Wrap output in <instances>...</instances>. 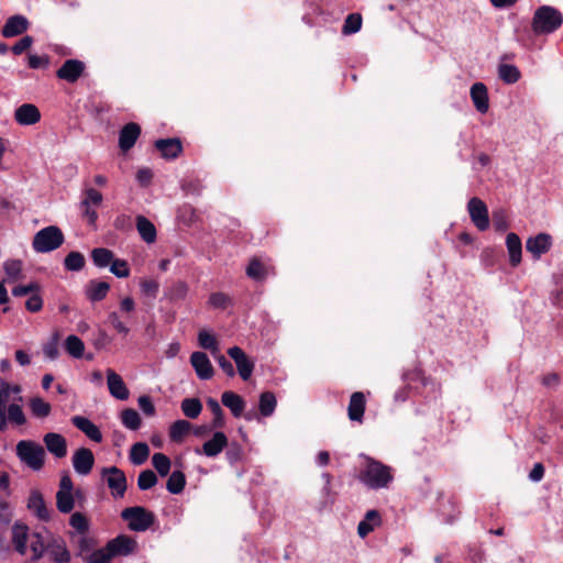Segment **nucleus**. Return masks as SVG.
I'll return each mask as SVG.
<instances>
[{"mask_svg":"<svg viewBox=\"0 0 563 563\" xmlns=\"http://www.w3.org/2000/svg\"><path fill=\"white\" fill-rule=\"evenodd\" d=\"M26 507L38 520L51 521L53 510L46 506L43 494L38 489L31 490Z\"/></svg>","mask_w":563,"mask_h":563,"instance_id":"9","label":"nucleus"},{"mask_svg":"<svg viewBox=\"0 0 563 563\" xmlns=\"http://www.w3.org/2000/svg\"><path fill=\"white\" fill-rule=\"evenodd\" d=\"M190 364L200 379L207 380L212 378L214 369L206 353L194 352L190 355Z\"/></svg>","mask_w":563,"mask_h":563,"instance_id":"14","label":"nucleus"},{"mask_svg":"<svg viewBox=\"0 0 563 563\" xmlns=\"http://www.w3.org/2000/svg\"><path fill=\"white\" fill-rule=\"evenodd\" d=\"M552 245V236L548 233H539L536 236H530L526 242V249L533 257L539 258L545 254Z\"/></svg>","mask_w":563,"mask_h":563,"instance_id":"16","label":"nucleus"},{"mask_svg":"<svg viewBox=\"0 0 563 563\" xmlns=\"http://www.w3.org/2000/svg\"><path fill=\"white\" fill-rule=\"evenodd\" d=\"M191 423L187 420H176L169 427V439L173 442H181L184 437L190 431Z\"/></svg>","mask_w":563,"mask_h":563,"instance_id":"34","label":"nucleus"},{"mask_svg":"<svg viewBox=\"0 0 563 563\" xmlns=\"http://www.w3.org/2000/svg\"><path fill=\"white\" fill-rule=\"evenodd\" d=\"M46 553L54 563H69L71 559L66 543L60 537L52 538L48 541Z\"/></svg>","mask_w":563,"mask_h":563,"instance_id":"19","label":"nucleus"},{"mask_svg":"<svg viewBox=\"0 0 563 563\" xmlns=\"http://www.w3.org/2000/svg\"><path fill=\"white\" fill-rule=\"evenodd\" d=\"M14 119L21 125H33L41 120V112L36 106L23 103L16 108Z\"/></svg>","mask_w":563,"mask_h":563,"instance_id":"21","label":"nucleus"},{"mask_svg":"<svg viewBox=\"0 0 563 563\" xmlns=\"http://www.w3.org/2000/svg\"><path fill=\"white\" fill-rule=\"evenodd\" d=\"M121 518L128 523V528L135 532L148 530L156 520L155 514L142 506L124 508L121 511Z\"/></svg>","mask_w":563,"mask_h":563,"instance_id":"3","label":"nucleus"},{"mask_svg":"<svg viewBox=\"0 0 563 563\" xmlns=\"http://www.w3.org/2000/svg\"><path fill=\"white\" fill-rule=\"evenodd\" d=\"M110 290V285L107 282L91 279L85 286V296L91 302L103 300Z\"/></svg>","mask_w":563,"mask_h":563,"instance_id":"23","label":"nucleus"},{"mask_svg":"<svg viewBox=\"0 0 563 563\" xmlns=\"http://www.w3.org/2000/svg\"><path fill=\"white\" fill-rule=\"evenodd\" d=\"M65 350L70 356L80 358L85 352V344L80 338L71 334L68 335L65 340Z\"/></svg>","mask_w":563,"mask_h":563,"instance_id":"39","label":"nucleus"},{"mask_svg":"<svg viewBox=\"0 0 563 563\" xmlns=\"http://www.w3.org/2000/svg\"><path fill=\"white\" fill-rule=\"evenodd\" d=\"M27 526L15 522L12 527V542L20 554H25L27 542Z\"/></svg>","mask_w":563,"mask_h":563,"instance_id":"30","label":"nucleus"},{"mask_svg":"<svg viewBox=\"0 0 563 563\" xmlns=\"http://www.w3.org/2000/svg\"><path fill=\"white\" fill-rule=\"evenodd\" d=\"M93 547L92 539L86 537L85 534H81L79 539L77 540V556H80L84 561L85 556L88 555Z\"/></svg>","mask_w":563,"mask_h":563,"instance_id":"58","label":"nucleus"},{"mask_svg":"<svg viewBox=\"0 0 563 563\" xmlns=\"http://www.w3.org/2000/svg\"><path fill=\"white\" fill-rule=\"evenodd\" d=\"M107 550L111 558L128 556L135 552L137 542L130 536L119 534L107 542Z\"/></svg>","mask_w":563,"mask_h":563,"instance_id":"8","label":"nucleus"},{"mask_svg":"<svg viewBox=\"0 0 563 563\" xmlns=\"http://www.w3.org/2000/svg\"><path fill=\"white\" fill-rule=\"evenodd\" d=\"M31 551H32V561H38L48 549V542L45 543L43 537L38 532H34L31 534Z\"/></svg>","mask_w":563,"mask_h":563,"instance_id":"40","label":"nucleus"},{"mask_svg":"<svg viewBox=\"0 0 563 563\" xmlns=\"http://www.w3.org/2000/svg\"><path fill=\"white\" fill-rule=\"evenodd\" d=\"M198 343H199V345L202 349L209 350L212 353L218 351L219 344H218L217 338L213 334H211L208 331H206V330H202V331L199 332V334H198Z\"/></svg>","mask_w":563,"mask_h":563,"instance_id":"52","label":"nucleus"},{"mask_svg":"<svg viewBox=\"0 0 563 563\" xmlns=\"http://www.w3.org/2000/svg\"><path fill=\"white\" fill-rule=\"evenodd\" d=\"M177 218L186 225H191L198 220L196 209L190 205H184L178 209Z\"/></svg>","mask_w":563,"mask_h":563,"instance_id":"50","label":"nucleus"},{"mask_svg":"<svg viewBox=\"0 0 563 563\" xmlns=\"http://www.w3.org/2000/svg\"><path fill=\"white\" fill-rule=\"evenodd\" d=\"M112 560L111 555L107 550V545L102 549L90 552L85 556V563H110Z\"/></svg>","mask_w":563,"mask_h":563,"instance_id":"53","label":"nucleus"},{"mask_svg":"<svg viewBox=\"0 0 563 563\" xmlns=\"http://www.w3.org/2000/svg\"><path fill=\"white\" fill-rule=\"evenodd\" d=\"M358 478L371 489L387 488L393 482L391 467L373 457L367 456L364 468Z\"/></svg>","mask_w":563,"mask_h":563,"instance_id":"1","label":"nucleus"},{"mask_svg":"<svg viewBox=\"0 0 563 563\" xmlns=\"http://www.w3.org/2000/svg\"><path fill=\"white\" fill-rule=\"evenodd\" d=\"M102 202V195L95 188H88L85 190V197L82 199V205H92L99 206Z\"/></svg>","mask_w":563,"mask_h":563,"instance_id":"64","label":"nucleus"},{"mask_svg":"<svg viewBox=\"0 0 563 563\" xmlns=\"http://www.w3.org/2000/svg\"><path fill=\"white\" fill-rule=\"evenodd\" d=\"M101 474L111 492L112 497L122 498L128 488V479L125 473L117 466H110L102 468Z\"/></svg>","mask_w":563,"mask_h":563,"instance_id":"6","label":"nucleus"},{"mask_svg":"<svg viewBox=\"0 0 563 563\" xmlns=\"http://www.w3.org/2000/svg\"><path fill=\"white\" fill-rule=\"evenodd\" d=\"M86 65L79 59H66L57 69L56 77L69 84L76 82L85 73Z\"/></svg>","mask_w":563,"mask_h":563,"instance_id":"11","label":"nucleus"},{"mask_svg":"<svg viewBox=\"0 0 563 563\" xmlns=\"http://www.w3.org/2000/svg\"><path fill=\"white\" fill-rule=\"evenodd\" d=\"M207 406L213 415L212 428L213 429L224 428V426H225L224 413H223V410H222L221 406L219 405V402L214 398L210 397L207 400Z\"/></svg>","mask_w":563,"mask_h":563,"instance_id":"44","label":"nucleus"},{"mask_svg":"<svg viewBox=\"0 0 563 563\" xmlns=\"http://www.w3.org/2000/svg\"><path fill=\"white\" fill-rule=\"evenodd\" d=\"M110 272L119 278H125L130 276L128 262L121 258L113 257L110 264Z\"/></svg>","mask_w":563,"mask_h":563,"instance_id":"54","label":"nucleus"},{"mask_svg":"<svg viewBox=\"0 0 563 563\" xmlns=\"http://www.w3.org/2000/svg\"><path fill=\"white\" fill-rule=\"evenodd\" d=\"M69 523L80 534H85L88 531V529H89L88 519L81 512L73 514L71 517H70Z\"/></svg>","mask_w":563,"mask_h":563,"instance_id":"55","label":"nucleus"},{"mask_svg":"<svg viewBox=\"0 0 563 563\" xmlns=\"http://www.w3.org/2000/svg\"><path fill=\"white\" fill-rule=\"evenodd\" d=\"M15 451L21 462L32 470L38 471L44 466L45 450L38 443L31 440H21L18 442Z\"/></svg>","mask_w":563,"mask_h":563,"instance_id":"5","label":"nucleus"},{"mask_svg":"<svg viewBox=\"0 0 563 563\" xmlns=\"http://www.w3.org/2000/svg\"><path fill=\"white\" fill-rule=\"evenodd\" d=\"M563 24V14L551 5L539 7L532 18L531 29L536 35L551 34Z\"/></svg>","mask_w":563,"mask_h":563,"instance_id":"2","label":"nucleus"},{"mask_svg":"<svg viewBox=\"0 0 563 563\" xmlns=\"http://www.w3.org/2000/svg\"><path fill=\"white\" fill-rule=\"evenodd\" d=\"M467 210L471 217L472 222L479 231H485L489 227V216L488 209L485 202L477 198L473 197L467 202Z\"/></svg>","mask_w":563,"mask_h":563,"instance_id":"7","label":"nucleus"},{"mask_svg":"<svg viewBox=\"0 0 563 563\" xmlns=\"http://www.w3.org/2000/svg\"><path fill=\"white\" fill-rule=\"evenodd\" d=\"M56 507L62 514H69L75 507V500L71 493L57 492Z\"/></svg>","mask_w":563,"mask_h":563,"instance_id":"46","label":"nucleus"},{"mask_svg":"<svg viewBox=\"0 0 563 563\" xmlns=\"http://www.w3.org/2000/svg\"><path fill=\"white\" fill-rule=\"evenodd\" d=\"M221 402L223 406L230 409L231 413L235 418H240L245 409V400L236 393L228 390L221 396Z\"/></svg>","mask_w":563,"mask_h":563,"instance_id":"27","label":"nucleus"},{"mask_svg":"<svg viewBox=\"0 0 563 563\" xmlns=\"http://www.w3.org/2000/svg\"><path fill=\"white\" fill-rule=\"evenodd\" d=\"M228 446L229 448L225 453L227 460L231 465H233V464L238 463L239 461H241L243 450H242V446L236 442H232Z\"/></svg>","mask_w":563,"mask_h":563,"instance_id":"60","label":"nucleus"},{"mask_svg":"<svg viewBox=\"0 0 563 563\" xmlns=\"http://www.w3.org/2000/svg\"><path fill=\"white\" fill-rule=\"evenodd\" d=\"M152 464L161 476H167L170 471V460L164 453H155L152 457Z\"/></svg>","mask_w":563,"mask_h":563,"instance_id":"48","label":"nucleus"},{"mask_svg":"<svg viewBox=\"0 0 563 563\" xmlns=\"http://www.w3.org/2000/svg\"><path fill=\"white\" fill-rule=\"evenodd\" d=\"M30 409L32 415L36 418H46L49 416L52 411V406L49 402L45 401L41 397H33L29 401Z\"/></svg>","mask_w":563,"mask_h":563,"instance_id":"37","label":"nucleus"},{"mask_svg":"<svg viewBox=\"0 0 563 563\" xmlns=\"http://www.w3.org/2000/svg\"><path fill=\"white\" fill-rule=\"evenodd\" d=\"M22 271V262L20 260H9L4 263L5 274L13 279H16Z\"/></svg>","mask_w":563,"mask_h":563,"instance_id":"63","label":"nucleus"},{"mask_svg":"<svg viewBox=\"0 0 563 563\" xmlns=\"http://www.w3.org/2000/svg\"><path fill=\"white\" fill-rule=\"evenodd\" d=\"M362 26V15L360 13H350L342 26V33L350 35L358 32Z\"/></svg>","mask_w":563,"mask_h":563,"instance_id":"47","label":"nucleus"},{"mask_svg":"<svg viewBox=\"0 0 563 563\" xmlns=\"http://www.w3.org/2000/svg\"><path fill=\"white\" fill-rule=\"evenodd\" d=\"M180 408L183 413L189 419H196L202 411V404L198 398H185Z\"/></svg>","mask_w":563,"mask_h":563,"instance_id":"38","label":"nucleus"},{"mask_svg":"<svg viewBox=\"0 0 563 563\" xmlns=\"http://www.w3.org/2000/svg\"><path fill=\"white\" fill-rule=\"evenodd\" d=\"M157 482V475L152 470H144L139 474L137 487L141 490H147L154 487Z\"/></svg>","mask_w":563,"mask_h":563,"instance_id":"49","label":"nucleus"},{"mask_svg":"<svg viewBox=\"0 0 563 563\" xmlns=\"http://www.w3.org/2000/svg\"><path fill=\"white\" fill-rule=\"evenodd\" d=\"M267 267L256 257L252 258L246 267V275L256 282H263L267 277Z\"/></svg>","mask_w":563,"mask_h":563,"instance_id":"35","label":"nucleus"},{"mask_svg":"<svg viewBox=\"0 0 563 563\" xmlns=\"http://www.w3.org/2000/svg\"><path fill=\"white\" fill-rule=\"evenodd\" d=\"M188 292V286L185 282H176L169 289L168 296L172 300H180L186 297Z\"/></svg>","mask_w":563,"mask_h":563,"instance_id":"57","label":"nucleus"},{"mask_svg":"<svg viewBox=\"0 0 563 563\" xmlns=\"http://www.w3.org/2000/svg\"><path fill=\"white\" fill-rule=\"evenodd\" d=\"M107 380L109 393L112 397L119 400H126L129 398L130 391L122 377L111 368L107 371Z\"/></svg>","mask_w":563,"mask_h":563,"instance_id":"20","label":"nucleus"},{"mask_svg":"<svg viewBox=\"0 0 563 563\" xmlns=\"http://www.w3.org/2000/svg\"><path fill=\"white\" fill-rule=\"evenodd\" d=\"M498 76L504 82L511 85L520 79V71L515 65L500 64L498 67Z\"/></svg>","mask_w":563,"mask_h":563,"instance_id":"41","label":"nucleus"},{"mask_svg":"<svg viewBox=\"0 0 563 563\" xmlns=\"http://www.w3.org/2000/svg\"><path fill=\"white\" fill-rule=\"evenodd\" d=\"M506 245L509 253V262L512 267H516L521 262L522 244L520 238L516 233H508L506 238Z\"/></svg>","mask_w":563,"mask_h":563,"instance_id":"29","label":"nucleus"},{"mask_svg":"<svg viewBox=\"0 0 563 563\" xmlns=\"http://www.w3.org/2000/svg\"><path fill=\"white\" fill-rule=\"evenodd\" d=\"M141 135V126L135 122L126 123L119 133V146L123 152L131 150Z\"/></svg>","mask_w":563,"mask_h":563,"instance_id":"17","label":"nucleus"},{"mask_svg":"<svg viewBox=\"0 0 563 563\" xmlns=\"http://www.w3.org/2000/svg\"><path fill=\"white\" fill-rule=\"evenodd\" d=\"M43 442L47 451L56 459H63L67 455V442L62 434L48 432L44 435Z\"/></svg>","mask_w":563,"mask_h":563,"instance_id":"18","label":"nucleus"},{"mask_svg":"<svg viewBox=\"0 0 563 563\" xmlns=\"http://www.w3.org/2000/svg\"><path fill=\"white\" fill-rule=\"evenodd\" d=\"M65 236L56 225H48L35 233L32 246L37 253H48L63 245Z\"/></svg>","mask_w":563,"mask_h":563,"instance_id":"4","label":"nucleus"},{"mask_svg":"<svg viewBox=\"0 0 563 563\" xmlns=\"http://www.w3.org/2000/svg\"><path fill=\"white\" fill-rule=\"evenodd\" d=\"M90 256L97 267L103 268L111 264L114 253L106 247H96L91 251Z\"/></svg>","mask_w":563,"mask_h":563,"instance_id":"33","label":"nucleus"},{"mask_svg":"<svg viewBox=\"0 0 563 563\" xmlns=\"http://www.w3.org/2000/svg\"><path fill=\"white\" fill-rule=\"evenodd\" d=\"M27 65L32 69L46 68L49 65V57L48 55L38 56L30 54L27 56Z\"/></svg>","mask_w":563,"mask_h":563,"instance_id":"61","label":"nucleus"},{"mask_svg":"<svg viewBox=\"0 0 563 563\" xmlns=\"http://www.w3.org/2000/svg\"><path fill=\"white\" fill-rule=\"evenodd\" d=\"M186 486V476L181 471H174L169 475L166 488L170 494H180Z\"/></svg>","mask_w":563,"mask_h":563,"instance_id":"36","label":"nucleus"},{"mask_svg":"<svg viewBox=\"0 0 563 563\" xmlns=\"http://www.w3.org/2000/svg\"><path fill=\"white\" fill-rule=\"evenodd\" d=\"M85 256L77 251L69 252L64 260V266L69 272H79L85 267Z\"/></svg>","mask_w":563,"mask_h":563,"instance_id":"42","label":"nucleus"},{"mask_svg":"<svg viewBox=\"0 0 563 563\" xmlns=\"http://www.w3.org/2000/svg\"><path fill=\"white\" fill-rule=\"evenodd\" d=\"M228 355L235 362L241 378L249 380L255 367L254 362L250 360L245 352L239 346L230 347Z\"/></svg>","mask_w":563,"mask_h":563,"instance_id":"12","label":"nucleus"},{"mask_svg":"<svg viewBox=\"0 0 563 563\" xmlns=\"http://www.w3.org/2000/svg\"><path fill=\"white\" fill-rule=\"evenodd\" d=\"M150 456V448L145 442H136L131 446L129 459L134 465L144 464Z\"/></svg>","mask_w":563,"mask_h":563,"instance_id":"31","label":"nucleus"},{"mask_svg":"<svg viewBox=\"0 0 563 563\" xmlns=\"http://www.w3.org/2000/svg\"><path fill=\"white\" fill-rule=\"evenodd\" d=\"M366 399L362 391H355L350 397L347 416L351 421L362 422L365 412Z\"/></svg>","mask_w":563,"mask_h":563,"instance_id":"24","label":"nucleus"},{"mask_svg":"<svg viewBox=\"0 0 563 563\" xmlns=\"http://www.w3.org/2000/svg\"><path fill=\"white\" fill-rule=\"evenodd\" d=\"M71 423L84 432L91 441L100 443L102 441V433L100 429L91 422L88 418L82 416H74Z\"/></svg>","mask_w":563,"mask_h":563,"instance_id":"25","label":"nucleus"},{"mask_svg":"<svg viewBox=\"0 0 563 563\" xmlns=\"http://www.w3.org/2000/svg\"><path fill=\"white\" fill-rule=\"evenodd\" d=\"M155 148L164 158L174 159L183 152V145L179 139H159L154 143Z\"/></svg>","mask_w":563,"mask_h":563,"instance_id":"22","label":"nucleus"},{"mask_svg":"<svg viewBox=\"0 0 563 563\" xmlns=\"http://www.w3.org/2000/svg\"><path fill=\"white\" fill-rule=\"evenodd\" d=\"M8 421L16 426H23L26 422V417L20 405L11 404L5 408V423Z\"/></svg>","mask_w":563,"mask_h":563,"instance_id":"45","label":"nucleus"},{"mask_svg":"<svg viewBox=\"0 0 563 563\" xmlns=\"http://www.w3.org/2000/svg\"><path fill=\"white\" fill-rule=\"evenodd\" d=\"M209 305L217 309H227L233 305L232 298L221 291L212 292L209 297Z\"/></svg>","mask_w":563,"mask_h":563,"instance_id":"51","label":"nucleus"},{"mask_svg":"<svg viewBox=\"0 0 563 563\" xmlns=\"http://www.w3.org/2000/svg\"><path fill=\"white\" fill-rule=\"evenodd\" d=\"M113 227L122 232L131 231L133 228L131 216L124 213L119 214L113 221Z\"/></svg>","mask_w":563,"mask_h":563,"instance_id":"62","label":"nucleus"},{"mask_svg":"<svg viewBox=\"0 0 563 563\" xmlns=\"http://www.w3.org/2000/svg\"><path fill=\"white\" fill-rule=\"evenodd\" d=\"M277 406L275 394L264 391L260 395L258 410L263 417H269L274 413Z\"/></svg>","mask_w":563,"mask_h":563,"instance_id":"32","label":"nucleus"},{"mask_svg":"<svg viewBox=\"0 0 563 563\" xmlns=\"http://www.w3.org/2000/svg\"><path fill=\"white\" fill-rule=\"evenodd\" d=\"M73 466L79 475H88L95 465V456L90 449L79 448L73 455Z\"/></svg>","mask_w":563,"mask_h":563,"instance_id":"13","label":"nucleus"},{"mask_svg":"<svg viewBox=\"0 0 563 563\" xmlns=\"http://www.w3.org/2000/svg\"><path fill=\"white\" fill-rule=\"evenodd\" d=\"M471 99L475 109L481 113H486L489 108L487 87L483 82H475L471 87Z\"/></svg>","mask_w":563,"mask_h":563,"instance_id":"26","label":"nucleus"},{"mask_svg":"<svg viewBox=\"0 0 563 563\" xmlns=\"http://www.w3.org/2000/svg\"><path fill=\"white\" fill-rule=\"evenodd\" d=\"M30 26L29 20L21 14L10 16L2 26L1 34L10 38L23 34Z\"/></svg>","mask_w":563,"mask_h":563,"instance_id":"15","label":"nucleus"},{"mask_svg":"<svg viewBox=\"0 0 563 563\" xmlns=\"http://www.w3.org/2000/svg\"><path fill=\"white\" fill-rule=\"evenodd\" d=\"M121 421L130 430H137L141 427L142 419L139 412L133 408H126L121 411Z\"/></svg>","mask_w":563,"mask_h":563,"instance_id":"43","label":"nucleus"},{"mask_svg":"<svg viewBox=\"0 0 563 563\" xmlns=\"http://www.w3.org/2000/svg\"><path fill=\"white\" fill-rule=\"evenodd\" d=\"M140 287L142 294L151 298H156L159 291V284L155 279H142Z\"/></svg>","mask_w":563,"mask_h":563,"instance_id":"56","label":"nucleus"},{"mask_svg":"<svg viewBox=\"0 0 563 563\" xmlns=\"http://www.w3.org/2000/svg\"><path fill=\"white\" fill-rule=\"evenodd\" d=\"M229 445L228 437L222 431H216L211 439L206 441L201 448H196V454H203L208 457L218 456Z\"/></svg>","mask_w":563,"mask_h":563,"instance_id":"10","label":"nucleus"},{"mask_svg":"<svg viewBox=\"0 0 563 563\" xmlns=\"http://www.w3.org/2000/svg\"><path fill=\"white\" fill-rule=\"evenodd\" d=\"M136 230L142 240L148 244L154 243L157 238L155 225L144 216H137L135 219Z\"/></svg>","mask_w":563,"mask_h":563,"instance_id":"28","label":"nucleus"},{"mask_svg":"<svg viewBox=\"0 0 563 563\" xmlns=\"http://www.w3.org/2000/svg\"><path fill=\"white\" fill-rule=\"evenodd\" d=\"M41 286L37 283H30L29 285H18L13 287L12 295L14 297H23L32 292H40Z\"/></svg>","mask_w":563,"mask_h":563,"instance_id":"59","label":"nucleus"}]
</instances>
